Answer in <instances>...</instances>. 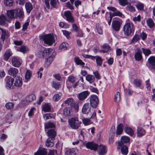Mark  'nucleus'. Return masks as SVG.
<instances>
[{
    "label": "nucleus",
    "mask_w": 155,
    "mask_h": 155,
    "mask_svg": "<svg viewBox=\"0 0 155 155\" xmlns=\"http://www.w3.org/2000/svg\"><path fill=\"white\" fill-rule=\"evenodd\" d=\"M25 7L28 13H29L33 8L32 4L30 2H26L25 4Z\"/></svg>",
    "instance_id": "nucleus-24"
},
{
    "label": "nucleus",
    "mask_w": 155,
    "mask_h": 155,
    "mask_svg": "<svg viewBox=\"0 0 155 155\" xmlns=\"http://www.w3.org/2000/svg\"><path fill=\"white\" fill-rule=\"evenodd\" d=\"M54 115L51 113H47L43 115V117L46 120L51 118H54Z\"/></svg>",
    "instance_id": "nucleus-39"
},
{
    "label": "nucleus",
    "mask_w": 155,
    "mask_h": 155,
    "mask_svg": "<svg viewBox=\"0 0 155 155\" xmlns=\"http://www.w3.org/2000/svg\"><path fill=\"white\" fill-rule=\"evenodd\" d=\"M125 132L131 136H132L134 134V132L133 130L129 127H126L125 128Z\"/></svg>",
    "instance_id": "nucleus-32"
},
{
    "label": "nucleus",
    "mask_w": 155,
    "mask_h": 155,
    "mask_svg": "<svg viewBox=\"0 0 155 155\" xmlns=\"http://www.w3.org/2000/svg\"><path fill=\"white\" fill-rule=\"evenodd\" d=\"M50 4L53 7L56 8L58 4V0H51Z\"/></svg>",
    "instance_id": "nucleus-45"
},
{
    "label": "nucleus",
    "mask_w": 155,
    "mask_h": 155,
    "mask_svg": "<svg viewBox=\"0 0 155 155\" xmlns=\"http://www.w3.org/2000/svg\"><path fill=\"white\" fill-rule=\"evenodd\" d=\"M91 108L88 103L85 104L82 109V112L83 114H87L91 111Z\"/></svg>",
    "instance_id": "nucleus-17"
},
{
    "label": "nucleus",
    "mask_w": 155,
    "mask_h": 155,
    "mask_svg": "<svg viewBox=\"0 0 155 155\" xmlns=\"http://www.w3.org/2000/svg\"><path fill=\"white\" fill-rule=\"evenodd\" d=\"M148 61L150 65L149 68L151 70L153 69L155 70V57H150L148 59Z\"/></svg>",
    "instance_id": "nucleus-18"
},
{
    "label": "nucleus",
    "mask_w": 155,
    "mask_h": 155,
    "mask_svg": "<svg viewBox=\"0 0 155 155\" xmlns=\"http://www.w3.org/2000/svg\"><path fill=\"white\" fill-rule=\"evenodd\" d=\"M134 84L137 87L140 86L142 84V81L140 79H135L134 82Z\"/></svg>",
    "instance_id": "nucleus-54"
},
{
    "label": "nucleus",
    "mask_w": 155,
    "mask_h": 155,
    "mask_svg": "<svg viewBox=\"0 0 155 155\" xmlns=\"http://www.w3.org/2000/svg\"><path fill=\"white\" fill-rule=\"evenodd\" d=\"M142 49L143 53L146 56H148L151 54V51L149 49H145L144 48H142Z\"/></svg>",
    "instance_id": "nucleus-52"
},
{
    "label": "nucleus",
    "mask_w": 155,
    "mask_h": 155,
    "mask_svg": "<svg viewBox=\"0 0 155 155\" xmlns=\"http://www.w3.org/2000/svg\"><path fill=\"white\" fill-rule=\"evenodd\" d=\"M74 61L77 65L84 66L85 64V63L78 57H76L74 58Z\"/></svg>",
    "instance_id": "nucleus-36"
},
{
    "label": "nucleus",
    "mask_w": 155,
    "mask_h": 155,
    "mask_svg": "<svg viewBox=\"0 0 155 155\" xmlns=\"http://www.w3.org/2000/svg\"><path fill=\"white\" fill-rule=\"evenodd\" d=\"M95 58L97 65L98 66H101L102 64L103 59L100 57L98 56H95Z\"/></svg>",
    "instance_id": "nucleus-37"
},
{
    "label": "nucleus",
    "mask_w": 155,
    "mask_h": 155,
    "mask_svg": "<svg viewBox=\"0 0 155 155\" xmlns=\"http://www.w3.org/2000/svg\"><path fill=\"white\" fill-rule=\"evenodd\" d=\"M122 23L121 20L113 21L112 23V27L115 31H118L120 28Z\"/></svg>",
    "instance_id": "nucleus-8"
},
{
    "label": "nucleus",
    "mask_w": 155,
    "mask_h": 155,
    "mask_svg": "<svg viewBox=\"0 0 155 155\" xmlns=\"http://www.w3.org/2000/svg\"><path fill=\"white\" fill-rule=\"evenodd\" d=\"M74 102V100L72 98H68L64 102V103L65 104L70 105L71 107L73 105V103Z\"/></svg>",
    "instance_id": "nucleus-34"
},
{
    "label": "nucleus",
    "mask_w": 155,
    "mask_h": 155,
    "mask_svg": "<svg viewBox=\"0 0 155 155\" xmlns=\"http://www.w3.org/2000/svg\"><path fill=\"white\" fill-rule=\"evenodd\" d=\"M83 123L85 125H87L90 124V120L88 118H83L82 120Z\"/></svg>",
    "instance_id": "nucleus-60"
},
{
    "label": "nucleus",
    "mask_w": 155,
    "mask_h": 155,
    "mask_svg": "<svg viewBox=\"0 0 155 155\" xmlns=\"http://www.w3.org/2000/svg\"><path fill=\"white\" fill-rule=\"evenodd\" d=\"M134 27L133 24L128 22L126 23L124 25L123 31L124 35L128 36L134 31Z\"/></svg>",
    "instance_id": "nucleus-3"
},
{
    "label": "nucleus",
    "mask_w": 155,
    "mask_h": 155,
    "mask_svg": "<svg viewBox=\"0 0 155 155\" xmlns=\"http://www.w3.org/2000/svg\"><path fill=\"white\" fill-rule=\"evenodd\" d=\"M0 30L2 32L1 39L3 42L5 39L6 38H8L9 36V35L7 31L5 29H4L1 28H0Z\"/></svg>",
    "instance_id": "nucleus-20"
},
{
    "label": "nucleus",
    "mask_w": 155,
    "mask_h": 155,
    "mask_svg": "<svg viewBox=\"0 0 155 155\" xmlns=\"http://www.w3.org/2000/svg\"><path fill=\"white\" fill-rule=\"evenodd\" d=\"M32 74V72L30 70H27L25 73V79L27 80H30L31 76Z\"/></svg>",
    "instance_id": "nucleus-38"
},
{
    "label": "nucleus",
    "mask_w": 155,
    "mask_h": 155,
    "mask_svg": "<svg viewBox=\"0 0 155 155\" xmlns=\"http://www.w3.org/2000/svg\"><path fill=\"white\" fill-rule=\"evenodd\" d=\"M25 16L22 8H17L15 9V18L22 19Z\"/></svg>",
    "instance_id": "nucleus-7"
},
{
    "label": "nucleus",
    "mask_w": 155,
    "mask_h": 155,
    "mask_svg": "<svg viewBox=\"0 0 155 155\" xmlns=\"http://www.w3.org/2000/svg\"><path fill=\"white\" fill-rule=\"evenodd\" d=\"M51 110V107L48 104H45L42 107V110L45 112H50Z\"/></svg>",
    "instance_id": "nucleus-35"
},
{
    "label": "nucleus",
    "mask_w": 155,
    "mask_h": 155,
    "mask_svg": "<svg viewBox=\"0 0 155 155\" xmlns=\"http://www.w3.org/2000/svg\"><path fill=\"white\" fill-rule=\"evenodd\" d=\"M90 104L91 107L96 108L99 103V100L98 97L95 95H93L90 97Z\"/></svg>",
    "instance_id": "nucleus-6"
},
{
    "label": "nucleus",
    "mask_w": 155,
    "mask_h": 155,
    "mask_svg": "<svg viewBox=\"0 0 155 155\" xmlns=\"http://www.w3.org/2000/svg\"><path fill=\"white\" fill-rule=\"evenodd\" d=\"M59 26L61 28H68L69 27V25L67 24H64V22H61L59 23Z\"/></svg>",
    "instance_id": "nucleus-61"
},
{
    "label": "nucleus",
    "mask_w": 155,
    "mask_h": 155,
    "mask_svg": "<svg viewBox=\"0 0 155 155\" xmlns=\"http://www.w3.org/2000/svg\"><path fill=\"white\" fill-rule=\"evenodd\" d=\"M140 36L138 35H135L133 38L131 40V42L134 43L136 42L140 39Z\"/></svg>",
    "instance_id": "nucleus-56"
},
{
    "label": "nucleus",
    "mask_w": 155,
    "mask_h": 155,
    "mask_svg": "<svg viewBox=\"0 0 155 155\" xmlns=\"http://www.w3.org/2000/svg\"><path fill=\"white\" fill-rule=\"evenodd\" d=\"M14 104L12 102L7 103L5 105L6 108L8 109H10L13 108Z\"/></svg>",
    "instance_id": "nucleus-57"
},
{
    "label": "nucleus",
    "mask_w": 155,
    "mask_h": 155,
    "mask_svg": "<svg viewBox=\"0 0 155 155\" xmlns=\"http://www.w3.org/2000/svg\"><path fill=\"white\" fill-rule=\"evenodd\" d=\"M90 92L88 91H85L78 94L77 95V97L81 101L85 100L89 95Z\"/></svg>",
    "instance_id": "nucleus-9"
},
{
    "label": "nucleus",
    "mask_w": 155,
    "mask_h": 155,
    "mask_svg": "<svg viewBox=\"0 0 155 155\" xmlns=\"http://www.w3.org/2000/svg\"><path fill=\"white\" fill-rule=\"evenodd\" d=\"M71 111L70 109L68 107L65 108L63 110V113L66 115H68L70 114Z\"/></svg>",
    "instance_id": "nucleus-55"
},
{
    "label": "nucleus",
    "mask_w": 155,
    "mask_h": 155,
    "mask_svg": "<svg viewBox=\"0 0 155 155\" xmlns=\"http://www.w3.org/2000/svg\"><path fill=\"white\" fill-rule=\"evenodd\" d=\"M7 15L9 18H15V9L8 10L7 11Z\"/></svg>",
    "instance_id": "nucleus-27"
},
{
    "label": "nucleus",
    "mask_w": 155,
    "mask_h": 155,
    "mask_svg": "<svg viewBox=\"0 0 155 155\" xmlns=\"http://www.w3.org/2000/svg\"><path fill=\"white\" fill-rule=\"evenodd\" d=\"M123 125L122 124H119L117 127L116 134L117 135H120L123 131Z\"/></svg>",
    "instance_id": "nucleus-28"
},
{
    "label": "nucleus",
    "mask_w": 155,
    "mask_h": 155,
    "mask_svg": "<svg viewBox=\"0 0 155 155\" xmlns=\"http://www.w3.org/2000/svg\"><path fill=\"white\" fill-rule=\"evenodd\" d=\"M47 152L46 150L44 148H40L39 150L35 152L34 155H46Z\"/></svg>",
    "instance_id": "nucleus-22"
},
{
    "label": "nucleus",
    "mask_w": 155,
    "mask_h": 155,
    "mask_svg": "<svg viewBox=\"0 0 155 155\" xmlns=\"http://www.w3.org/2000/svg\"><path fill=\"white\" fill-rule=\"evenodd\" d=\"M14 85L17 87H21L22 84V79L19 76L15 77V78Z\"/></svg>",
    "instance_id": "nucleus-14"
},
{
    "label": "nucleus",
    "mask_w": 155,
    "mask_h": 155,
    "mask_svg": "<svg viewBox=\"0 0 155 155\" xmlns=\"http://www.w3.org/2000/svg\"><path fill=\"white\" fill-rule=\"evenodd\" d=\"M11 61L12 65L16 67L20 66L21 63V60L18 58L15 57H12Z\"/></svg>",
    "instance_id": "nucleus-10"
},
{
    "label": "nucleus",
    "mask_w": 155,
    "mask_h": 155,
    "mask_svg": "<svg viewBox=\"0 0 155 155\" xmlns=\"http://www.w3.org/2000/svg\"><path fill=\"white\" fill-rule=\"evenodd\" d=\"M130 141V138L126 136H124L121 137L120 138V142L118 143V147L122 146L124 145L123 143H128Z\"/></svg>",
    "instance_id": "nucleus-15"
},
{
    "label": "nucleus",
    "mask_w": 155,
    "mask_h": 155,
    "mask_svg": "<svg viewBox=\"0 0 155 155\" xmlns=\"http://www.w3.org/2000/svg\"><path fill=\"white\" fill-rule=\"evenodd\" d=\"M120 4L122 6H124L127 5V0H119Z\"/></svg>",
    "instance_id": "nucleus-62"
},
{
    "label": "nucleus",
    "mask_w": 155,
    "mask_h": 155,
    "mask_svg": "<svg viewBox=\"0 0 155 155\" xmlns=\"http://www.w3.org/2000/svg\"><path fill=\"white\" fill-rule=\"evenodd\" d=\"M55 53L54 51L51 49H45L43 51L42 56L43 57H47V61L51 64L54 57Z\"/></svg>",
    "instance_id": "nucleus-1"
},
{
    "label": "nucleus",
    "mask_w": 155,
    "mask_h": 155,
    "mask_svg": "<svg viewBox=\"0 0 155 155\" xmlns=\"http://www.w3.org/2000/svg\"><path fill=\"white\" fill-rule=\"evenodd\" d=\"M36 99L35 95L32 94L29 95L26 97V101L27 102H31Z\"/></svg>",
    "instance_id": "nucleus-33"
},
{
    "label": "nucleus",
    "mask_w": 155,
    "mask_h": 155,
    "mask_svg": "<svg viewBox=\"0 0 155 155\" xmlns=\"http://www.w3.org/2000/svg\"><path fill=\"white\" fill-rule=\"evenodd\" d=\"M39 38L42 39L45 44L49 46L51 45L55 42L53 36L51 34L39 36Z\"/></svg>",
    "instance_id": "nucleus-4"
},
{
    "label": "nucleus",
    "mask_w": 155,
    "mask_h": 155,
    "mask_svg": "<svg viewBox=\"0 0 155 155\" xmlns=\"http://www.w3.org/2000/svg\"><path fill=\"white\" fill-rule=\"evenodd\" d=\"M136 6L138 10H142L143 9V5L141 3L137 4Z\"/></svg>",
    "instance_id": "nucleus-64"
},
{
    "label": "nucleus",
    "mask_w": 155,
    "mask_h": 155,
    "mask_svg": "<svg viewBox=\"0 0 155 155\" xmlns=\"http://www.w3.org/2000/svg\"><path fill=\"white\" fill-rule=\"evenodd\" d=\"M61 94L60 93L54 95L53 97L54 101H57L59 100L61 98Z\"/></svg>",
    "instance_id": "nucleus-49"
},
{
    "label": "nucleus",
    "mask_w": 155,
    "mask_h": 155,
    "mask_svg": "<svg viewBox=\"0 0 155 155\" xmlns=\"http://www.w3.org/2000/svg\"><path fill=\"white\" fill-rule=\"evenodd\" d=\"M28 49L27 47L25 46H22L20 48V51L23 53H25L28 51Z\"/></svg>",
    "instance_id": "nucleus-59"
},
{
    "label": "nucleus",
    "mask_w": 155,
    "mask_h": 155,
    "mask_svg": "<svg viewBox=\"0 0 155 155\" xmlns=\"http://www.w3.org/2000/svg\"><path fill=\"white\" fill-rule=\"evenodd\" d=\"M77 150L75 149L70 148L67 150L65 155H77Z\"/></svg>",
    "instance_id": "nucleus-23"
},
{
    "label": "nucleus",
    "mask_w": 155,
    "mask_h": 155,
    "mask_svg": "<svg viewBox=\"0 0 155 155\" xmlns=\"http://www.w3.org/2000/svg\"><path fill=\"white\" fill-rule=\"evenodd\" d=\"M62 31L64 35L66 36V37L67 38L69 39L70 38L69 35L71 33V32H69L65 30H63Z\"/></svg>",
    "instance_id": "nucleus-63"
},
{
    "label": "nucleus",
    "mask_w": 155,
    "mask_h": 155,
    "mask_svg": "<svg viewBox=\"0 0 155 155\" xmlns=\"http://www.w3.org/2000/svg\"><path fill=\"white\" fill-rule=\"evenodd\" d=\"M45 145L47 147H52L54 145L53 142L50 139H48L45 142Z\"/></svg>",
    "instance_id": "nucleus-48"
},
{
    "label": "nucleus",
    "mask_w": 155,
    "mask_h": 155,
    "mask_svg": "<svg viewBox=\"0 0 155 155\" xmlns=\"http://www.w3.org/2000/svg\"><path fill=\"white\" fill-rule=\"evenodd\" d=\"M86 79L90 83H92L94 81L95 78L93 75L88 74L86 76Z\"/></svg>",
    "instance_id": "nucleus-30"
},
{
    "label": "nucleus",
    "mask_w": 155,
    "mask_h": 155,
    "mask_svg": "<svg viewBox=\"0 0 155 155\" xmlns=\"http://www.w3.org/2000/svg\"><path fill=\"white\" fill-rule=\"evenodd\" d=\"M145 134L144 130L142 127H139L137 130V135L139 137H141Z\"/></svg>",
    "instance_id": "nucleus-31"
},
{
    "label": "nucleus",
    "mask_w": 155,
    "mask_h": 155,
    "mask_svg": "<svg viewBox=\"0 0 155 155\" xmlns=\"http://www.w3.org/2000/svg\"><path fill=\"white\" fill-rule=\"evenodd\" d=\"M84 35L83 31L80 29L76 32L75 36L77 37H82L84 36Z\"/></svg>",
    "instance_id": "nucleus-44"
},
{
    "label": "nucleus",
    "mask_w": 155,
    "mask_h": 155,
    "mask_svg": "<svg viewBox=\"0 0 155 155\" xmlns=\"http://www.w3.org/2000/svg\"><path fill=\"white\" fill-rule=\"evenodd\" d=\"M6 81V87L7 88L9 89L13 88L14 87L13 85L14 79L12 78L9 77L7 78Z\"/></svg>",
    "instance_id": "nucleus-11"
},
{
    "label": "nucleus",
    "mask_w": 155,
    "mask_h": 155,
    "mask_svg": "<svg viewBox=\"0 0 155 155\" xmlns=\"http://www.w3.org/2000/svg\"><path fill=\"white\" fill-rule=\"evenodd\" d=\"M60 84L58 82H53L52 86L55 89L59 88L60 86Z\"/></svg>",
    "instance_id": "nucleus-58"
},
{
    "label": "nucleus",
    "mask_w": 155,
    "mask_h": 155,
    "mask_svg": "<svg viewBox=\"0 0 155 155\" xmlns=\"http://www.w3.org/2000/svg\"><path fill=\"white\" fill-rule=\"evenodd\" d=\"M55 127L54 124L51 122H48L46 123L45 124V128L48 129L50 128L54 127Z\"/></svg>",
    "instance_id": "nucleus-47"
},
{
    "label": "nucleus",
    "mask_w": 155,
    "mask_h": 155,
    "mask_svg": "<svg viewBox=\"0 0 155 155\" xmlns=\"http://www.w3.org/2000/svg\"><path fill=\"white\" fill-rule=\"evenodd\" d=\"M86 147L88 149L91 150H96L98 147L97 144L93 142H88L85 144Z\"/></svg>",
    "instance_id": "nucleus-12"
},
{
    "label": "nucleus",
    "mask_w": 155,
    "mask_h": 155,
    "mask_svg": "<svg viewBox=\"0 0 155 155\" xmlns=\"http://www.w3.org/2000/svg\"><path fill=\"white\" fill-rule=\"evenodd\" d=\"M48 135L51 140L52 141L54 139L56 134V132L54 129H49L47 133Z\"/></svg>",
    "instance_id": "nucleus-21"
},
{
    "label": "nucleus",
    "mask_w": 155,
    "mask_h": 155,
    "mask_svg": "<svg viewBox=\"0 0 155 155\" xmlns=\"http://www.w3.org/2000/svg\"><path fill=\"white\" fill-rule=\"evenodd\" d=\"M114 99L115 101L117 102H118L120 101V93L119 92H117L116 94L115 95Z\"/></svg>",
    "instance_id": "nucleus-50"
},
{
    "label": "nucleus",
    "mask_w": 155,
    "mask_h": 155,
    "mask_svg": "<svg viewBox=\"0 0 155 155\" xmlns=\"http://www.w3.org/2000/svg\"><path fill=\"white\" fill-rule=\"evenodd\" d=\"M107 15H108V12H107L106 13V16H105V19L107 21H108V25H110L111 24V21L112 20V18H113V17L111 15V13L110 12L109 13V17L108 18H110L109 20H108V17L107 16Z\"/></svg>",
    "instance_id": "nucleus-41"
},
{
    "label": "nucleus",
    "mask_w": 155,
    "mask_h": 155,
    "mask_svg": "<svg viewBox=\"0 0 155 155\" xmlns=\"http://www.w3.org/2000/svg\"><path fill=\"white\" fill-rule=\"evenodd\" d=\"M12 54V53L10 49L7 50L5 52L4 56V60L5 61H8Z\"/></svg>",
    "instance_id": "nucleus-25"
},
{
    "label": "nucleus",
    "mask_w": 155,
    "mask_h": 155,
    "mask_svg": "<svg viewBox=\"0 0 155 155\" xmlns=\"http://www.w3.org/2000/svg\"><path fill=\"white\" fill-rule=\"evenodd\" d=\"M111 15L113 17L115 16L122 17L123 15V14L120 11L117 9V11H115L114 12H113L112 14H111Z\"/></svg>",
    "instance_id": "nucleus-51"
},
{
    "label": "nucleus",
    "mask_w": 155,
    "mask_h": 155,
    "mask_svg": "<svg viewBox=\"0 0 155 155\" xmlns=\"http://www.w3.org/2000/svg\"><path fill=\"white\" fill-rule=\"evenodd\" d=\"M18 72V70L14 68H11L8 70L9 74L12 76H14L17 74Z\"/></svg>",
    "instance_id": "nucleus-26"
},
{
    "label": "nucleus",
    "mask_w": 155,
    "mask_h": 155,
    "mask_svg": "<svg viewBox=\"0 0 155 155\" xmlns=\"http://www.w3.org/2000/svg\"><path fill=\"white\" fill-rule=\"evenodd\" d=\"M68 80L69 83H67V87L69 90L72 87L75 88L78 84V81L74 83L76 81V78L73 76H69L68 78Z\"/></svg>",
    "instance_id": "nucleus-5"
},
{
    "label": "nucleus",
    "mask_w": 155,
    "mask_h": 155,
    "mask_svg": "<svg viewBox=\"0 0 155 155\" xmlns=\"http://www.w3.org/2000/svg\"><path fill=\"white\" fill-rule=\"evenodd\" d=\"M6 19V17L4 15H2L0 16V25H4Z\"/></svg>",
    "instance_id": "nucleus-46"
},
{
    "label": "nucleus",
    "mask_w": 155,
    "mask_h": 155,
    "mask_svg": "<svg viewBox=\"0 0 155 155\" xmlns=\"http://www.w3.org/2000/svg\"><path fill=\"white\" fill-rule=\"evenodd\" d=\"M137 52H136L134 55V58L135 60L137 61H140L142 58V51L141 49L138 48L137 49Z\"/></svg>",
    "instance_id": "nucleus-19"
},
{
    "label": "nucleus",
    "mask_w": 155,
    "mask_h": 155,
    "mask_svg": "<svg viewBox=\"0 0 155 155\" xmlns=\"http://www.w3.org/2000/svg\"><path fill=\"white\" fill-rule=\"evenodd\" d=\"M13 0H4V4L6 6L11 7L13 5Z\"/></svg>",
    "instance_id": "nucleus-42"
},
{
    "label": "nucleus",
    "mask_w": 155,
    "mask_h": 155,
    "mask_svg": "<svg viewBox=\"0 0 155 155\" xmlns=\"http://www.w3.org/2000/svg\"><path fill=\"white\" fill-rule=\"evenodd\" d=\"M68 44L66 42H63L59 46V49L60 50H65L67 49Z\"/></svg>",
    "instance_id": "nucleus-43"
},
{
    "label": "nucleus",
    "mask_w": 155,
    "mask_h": 155,
    "mask_svg": "<svg viewBox=\"0 0 155 155\" xmlns=\"http://www.w3.org/2000/svg\"><path fill=\"white\" fill-rule=\"evenodd\" d=\"M64 15L66 17L67 21L72 23L74 22V20L72 15L70 11L64 12Z\"/></svg>",
    "instance_id": "nucleus-13"
},
{
    "label": "nucleus",
    "mask_w": 155,
    "mask_h": 155,
    "mask_svg": "<svg viewBox=\"0 0 155 155\" xmlns=\"http://www.w3.org/2000/svg\"><path fill=\"white\" fill-rule=\"evenodd\" d=\"M68 123L71 128L73 129H77L81 126V122L79 121L78 117H73L69 119Z\"/></svg>",
    "instance_id": "nucleus-2"
},
{
    "label": "nucleus",
    "mask_w": 155,
    "mask_h": 155,
    "mask_svg": "<svg viewBox=\"0 0 155 155\" xmlns=\"http://www.w3.org/2000/svg\"><path fill=\"white\" fill-rule=\"evenodd\" d=\"M107 151V149L106 146L100 145L99 146L98 152L99 155H104L106 154Z\"/></svg>",
    "instance_id": "nucleus-16"
},
{
    "label": "nucleus",
    "mask_w": 155,
    "mask_h": 155,
    "mask_svg": "<svg viewBox=\"0 0 155 155\" xmlns=\"http://www.w3.org/2000/svg\"><path fill=\"white\" fill-rule=\"evenodd\" d=\"M147 25L150 28L152 27L154 25V23L153 21L151 18H149L147 20Z\"/></svg>",
    "instance_id": "nucleus-53"
},
{
    "label": "nucleus",
    "mask_w": 155,
    "mask_h": 155,
    "mask_svg": "<svg viewBox=\"0 0 155 155\" xmlns=\"http://www.w3.org/2000/svg\"><path fill=\"white\" fill-rule=\"evenodd\" d=\"M126 9L127 11L132 12H134L136 11V9L134 7L131 5L130 4L126 7Z\"/></svg>",
    "instance_id": "nucleus-40"
},
{
    "label": "nucleus",
    "mask_w": 155,
    "mask_h": 155,
    "mask_svg": "<svg viewBox=\"0 0 155 155\" xmlns=\"http://www.w3.org/2000/svg\"><path fill=\"white\" fill-rule=\"evenodd\" d=\"M119 147L118 146L117 148L120 149V147ZM120 147H121V151L122 153L124 155H127L128 152V149L126 145H123Z\"/></svg>",
    "instance_id": "nucleus-29"
}]
</instances>
